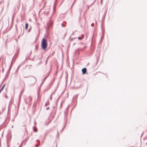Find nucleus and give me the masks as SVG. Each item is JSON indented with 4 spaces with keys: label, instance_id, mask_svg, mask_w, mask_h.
<instances>
[{
    "label": "nucleus",
    "instance_id": "f257e3e1",
    "mask_svg": "<svg viewBox=\"0 0 147 147\" xmlns=\"http://www.w3.org/2000/svg\"><path fill=\"white\" fill-rule=\"evenodd\" d=\"M41 45L42 49L44 50H45L47 46V40L45 38H43L42 39Z\"/></svg>",
    "mask_w": 147,
    "mask_h": 147
},
{
    "label": "nucleus",
    "instance_id": "f03ea898",
    "mask_svg": "<svg viewBox=\"0 0 147 147\" xmlns=\"http://www.w3.org/2000/svg\"><path fill=\"white\" fill-rule=\"evenodd\" d=\"M36 79L35 77L33 76H30V82L31 85H34L36 82Z\"/></svg>",
    "mask_w": 147,
    "mask_h": 147
},
{
    "label": "nucleus",
    "instance_id": "7ed1b4c3",
    "mask_svg": "<svg viewBox=\"0 0 147 147\" xmlns=\"http://www.w3.org/2000/svg\"><path fill=\"white\" fill-rule=\"evenodd\" d=\"M82 71L83 74H85L86 72V69L85 68H84L82 69Z\"/></svg>",
    "mask_w": 147,
    "mask_h": 147
},
{
    "label": "nucleus",
    "instance_id": "20e7f679",
    "mask_svg": "<svg viewBox=\"0 0 147 147\" xmlns=\"http://www.w3.org/2000/svg\"><path fill=\"white\" fill-rule=\"evenodd\" d=\"M36 141L38 142V144L35 145V146L36 147L38 146L39 145L40 143V141L38 140H37Z\"/></svg>",
    "mask_w": 147,
    "mask_h": 147
},
{
    "label": "nucleus",
    "instance_id": "39448f33",
    "mask_svg": "<svg viewBox=\"0 0 147 147\" xmlns=\"http://www.w3.org/2000/svg\"><path fill=\"white\" fill-rule=\"evenodd\" d=\"M28 23H26L25 26V29L27 30V29L28 28Z\"/></svg>",
    "mask_w": 147,
    "mask_h": 147
},
{
    "label": "nucleus",
    "instance_id": "423d86ee",
    "mask_svg": "<svg viewBox=\"0 0 147 147\" xmlns=\"http://www.w3.org/2000/svg\"><path fill=\"white\" fill-rule=\"evenodd\" d=\"M49 104V102L48 101L45 104V106H46L47 105H48Z\"/></svg>",
    "mask_w": 147,
    "mask_h": 147
},
{
    "label": "nucleus",
    "instance_id": "0eeeda50",
    "mask_svg": "<svg viewBox=\"0 0 147 147\" xmlns=\"http://www.w3.org/2000/svg\"><path fill=\"white\" fill-rule=\"evenodd\" d=\"M78 96V95H75L74 96L73 98H77Z\"/></svg>",
    "mask_w": 147,
    "mask_h": 147
},
{
    "label": "nucleus",
    "instance_id": "6e6552de",
    "mask_svg": "<svg viewBox=\"0 0 147 147\" xmlns=\"http://www.w3.org/2000/svg\"><path fill=\"white\" fill-rule=\"evenodd\" d=\"M13 59H12V61H13ZM12 62H11V65H10V67L9 69H10V68H11V66H12Z\"/></svg>",
    "mask_w": 147,
    "mask_h": 147
},
{
    "label": "nucleus",
    "instance_id": "1a4fd4ad",
    "mask_svg": "<svg viewBox=\"0 0 147 147\" xmlns=\"http://www.w3.org/2000/svg\"><path fill=\"white\" fill-rule=\"evenodd\" d=\"M33 129L34 131L37 132V131L36 128L35 129L33 128Z\"/></svg>",
    "mask_w": 147,
    "mask_h": 147
},
{
    "label": "nucleus",
    "instance_id": "9d476101",
    "mask_svg": "<svg viewBox=\"0 0 147 147\" xmlns=\"http://www.w3.org/2000/svg\"><path fill=\"white\" fill-rule=\"evenodd\" d=\"M83 37H78V38L79 40H80L82 39Z\"/></svg>",
    "mask_w": 147,
    "mask_h": 147
},
{
    "label": "nucleus",
    "instance_id": "9b49d317",
    "mask_svg": "<svg viewBox=\"0 0 147 147\" xmlns=\"http://www.w3.org/2000/svg\"><path fill=\"white\" fill-rule=\"evenodd\" d=\"M47 78V77H45L44 78V80H43V82H44V81H45L46 79Z\"/></svg>",
    "mask_w": 147,
    "mask_h": 147
},
{
    "label": "nucleus",
    "instance_id": "f8f14e48",
    "mask_svg": "<svg viewBox=\"0 0 147 147\" xmlns=\"http://www.w3.org/2000/svg\"><path fill=\"white\" fill-rule=\"evenodd\" d=\"M49 107H47V108H46V109L47 110H48V109H49Z\"/></svg>",
    "mask_w": 147,
    "mask_h": 147
},
{
    "label": "nucleus",
    "instance_id": "ddd939ff",
    "mask_svg": "<svg viewBox=\"0 0 147 147\" xmlns=\"http://www.w3.org/2000/svg\"><path fill=\"white\" fill-rule=\"evenodd\" d=\"M29 77V76H26H26H24V78H28V77Z\"/></svg>",
    "mask_w": 147,
    "mask_h": 147
},
{
    "label": "nucleus",
    "instance_id": "4468645a",
    "mask_svg": "<svg viewBox=\"0 0 147 147\" xmlns=\"http://www.w3.org/2000/svg\"><path fill=\"white\" fill-rule=\"evenodd\" d=\"M63 129H64V128H63V129L61 130V132H62V131H63Z\"/></svg>",
    "mask_w": 147,
    "mask_h": 147
},
{
    "label": "nucleus",
    "instance_id": "2eb2a0df",
    "mask_svg": "<svg viewBox=\"0 0 147 147\" xmlns=\"http://www.w3.org/2000/svg\"><path fill=\"white\" fill-rule=\"evenodd\" d=\"M60 105V108H61V106H62V104L61 103V105Z\"/></svg>",
    "mask_w": 147,
    "mask_h": 147
},
{
    "label": "nucleus",
    "instance_id": "dca6fc26",
    "mask_svg": "<svg viewBox=\"0 0 147 147\" xmlns=\"http://www.w3.org/2000/svg\"><path fill=\"white\" fill-rule=\"evenodd\" d=\"M44 142V140H42V143L43 144V143Z\"/></svg>",
    "mask_w": 147,
    "mask_h": 147
},
{
    "label": "nucleus",
    "instance_id": "f3484780",
    "mask_svg": "<svg viewBox=\"0 0 147 147\" xmlns=\"http://www.w3.org/2000/svg\"><path fill=\"white\" fill-rule=\"evenodd\" d=\"M20 67V66H19L17 68V69H18L19 68V67Z\"/></svg>",
    "mask_w": 147,
    "mask_h": 147
},
{
    "label": "nucleus",
    "instance_id": "a211bd4d",
    "mask_svg": "<svg viewBox=\"0 0 147 147\" xmlns=\"http://www.w3.org/2000/svg\"><path fill=\"white\" fill-rule=\"evenodd\" d=\"M50 99L51 100V98H52V97H51V96H50Z\"/></svg>",
    "mask_w": 147,
    "mask_h": 147
},
{
    "label": "nucleus",
    "instance_id": "6ab92c4d",
    "mask_svg": "<svg viewBox=\"0 0 147 147\" xmlns=\"http://www.w3.org/2000/svg\"><path fill=\"white\" fill-rule=\"evenodd\" d=\"M101 3H102V0H101Z\"/></svg>",
    "mask_w": 147,
    "mask_h": 147
},
{
    "label": "nucleus",
    "instance_id": "aec40b11",
    "mask_svg": "<svg viewBox=\"0 0 147 147\" xmlns=\"http://www.w3.org/2000/svg\"><path fill=\"white\" fill-rule=\"evenodd\" d=\"M101 40H102V39H101H101H100V41H101Z\"/></svg>",
    "mask_w": 147,
    "mask_h": 147
},
{
    "label": "nucleus",
    "instance_id": "412c9836",
    "mask_svg": "<svg viewBox=\"0 0 147 147\" xmlns=\"http://www.w3.org/2000/svg\"><path fill=\"white\" fill-rule=\"evenodd\" d=\"M12 127L13 128V126H12Z\"/></svg>",
    "mask_w": 147,
    "mask_h": 147
},
{
    "label": "nucleus",
    "instance_id": "4be33fe9",
    "mask_svg": "<svg viewBox=\"0 0 147 147\" xmlns=\"http://www.w3.org/2000/svg\"><path fill=\"white\" fill-rule=\"evenodd\" d=\"M70 38H71V37H69L70 39Z\"/></svg>",
    "mask_w": 147,
    "mask_h": 147
},
{
    "label": "nucleus",
    "instance_id": "5701e85b",
    "mask_svg": "<svg viewBox=\"0 0 147 147\" xmlns=\"http://www.w3.org/2000/svg\"><path fill=\"white\" fill-rule=\"evenodd\" d=\"M1 58H0V60H1Z\"/></svg>",
    "mask_w": 147,
    "mask_h": 147
}]
</instances>
